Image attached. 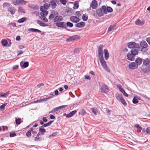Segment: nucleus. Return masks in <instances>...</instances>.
Listing matches in <instances>:
<instances>
[{"label": "nucleus", "instance_id": "1", "mask_svg": "<svg viewBox=\"0 0 150 150\" xmlns=\"http://www.w3.org/2000/svg\"><path fill=\"white\" fill-rule=\"evenodd\" d=\"M140 46L139 50L141 49V51H146L148 50L147 48L149 46L146 42L144 40H142L140 42Z\"/></svg>", "mask_w": 150, "mask_h": 150}, {"label": "nucleus", "instance_id": "2", "mask_svg": "<svg viewBox=\"0 0 150 150\" xmlns=\"http://www.w3.org/2000/svg\"><path fill=\"white\" fill-rule=\"evenodd\" d=\"M100 86V92L102 93H107L109 91L108 86L104 84H99Z\"/></svg>", "mask_w": 150, "mask_h": 150}, {"label": "nucleus", "instance_id": "3", "mask_svg": "<svg viewBox=\"0 0 150 150\" xmlns=\"http://www.w3.org/2000/svg\"><path fill=\"white\" fill-rule=\"evenodd\" d=\"M128 47L130 48L139 49L140 48V45L138 43H136L134 42H131L127 44Z\"/></svg>", "mask_w": 150, "mask_h": 150}, {"label": "nucleus", "instance_id": "4", "mask_svg": "<svg viewBox=\"0 0 150 150\" xmlns=\"http://www.w3.org/2000/svg\"><path fill=\"white\" fill-rule=\"evenodd\" d=\"M27 2L24 0H13L12 4L15 5H24Z\"/></svg>", "mask_w": 150, "mask_h": 150}, {"label": "nucleus", "instance_id": "5", "mask_svg": "<svg viewBox=\"0 0 150 150\" xmlns=\"http://www.w3.org/2000/svg\"><path fill=\"white\" fill-rule=\"evenodd\" d=\"M102 9H103L104 13L106 14L108 12L111 13L113 11L112 9L110 6H108L107 7L105 6H102Z\"/></svg>", "mask_w": 150, "mask_h": 150}, {"label": "nucleus", "instance_id": "6", "mask_svg": "<svg viewBox=\"0 0 150 150\" xmlns=\"http://www.w3.org/2000/svg\"><path fill=\"white\" fill-rule=\"evenodd\" d=\"M100 61L101 64L103 67V68L106 71L108 72L110 71V70L109 69L108 67L106 62L105 61L104 59H100Z\"/></svg>", "mask_w": 150, "mask_h": 150}, {"label": "nucleus", "instance_id": "7", "mask_svg": "<svg viewBox=\"0 0 150 150\" xmlns=\"http://www.w3.org/2000/svg\"><path fill=\"white\" fill-rule=\"evenodd\" d=\"M103 46L102 45H100L99 46L98 52V57H99V60L103 59Z\"/></svg>", "mask_w": 150, "mask_h": 150}, {"label": "nucleus", "instance_id": "8", "mask_svg": "<svg viewBox=\"0 0 150 150\" xmlns=\"http://www.w3.org/2000/svg\"><path fill=\"white\" fill-rule=\"evenodd\" d=\"M63 20V17L60 16H57L54 19L53 21L56 25L57 23H59Z\"/></svg>", "mask_w": 150, "mask_h": 150}, {"label": "nucleus", "instance_id": "9", "mask_svg": "<svg viewBox=\"0 0 150 150\" xmlns=\"http://www.w3.org/2000/svg\"><path fill=\"white\" fill-rule=\"evenodd\" d=\"M80 38V37L78 35H75L71 36L66 40V41L68 42H70L72 40H78Z\"/></svg>", "mask_w": 150, "mask_h": 150}, {"label": "nucleus", "instance_id": "10", "mask_svg": "<svg viewBox=\"0 0 150 150\" xmlns=\"http://www.w3.org/2000/svg\"><path fill=\"white\" fill-rule=\"evenodd\" d=\"M67 107V105H64L57 107L54 108L52 110L49 112V113H52L58 111L61 109L65 108Z\"/></svg>", "mask_w": 150, "mask_h": 150}, {"label": "nucleus", "instance_id": "11", "mask_svg": "<svg viewBox=\"0 0 150 150\" xmlns=\"http://www.w3.org/2000/svg\"><path fill=\"white\" fill-rule=\"evenodd\" d=\"M70 21L74 23H77L79 21L80 19L76 16H71L70 17Z\"/></svg>", "mask_w": 150, "mask_h": 150}, {"label": "nucleus", "instance_id": "12", "mask_svg": "<svg viewBox=\"0 0 150 150\" xmlns=\"http://www.w3.org/2000/svg\"><path fill=\"white\" fill-rule=\"evenodd\" d=\"M128 66L129 69L132 70L135 69L138 67L134 62H132L129 64Z\"/></svg>", "mask_w": 150, "mask_h": 150}, {"label": "nucleus", "instance_id": "13", "mask_svg": "<svg viewBox=\"0 0 150 150\" xmlns=\"http://www.w3.org/2000/svg\"><path fill=\"white\" fill-rule=\"evenodd\" d=\"M98 6V2L96 0H93L91 3L90 4V7H91L93 9H96Z\"/></svg>", "mask_w": 150, "mask_h": 150}, {"label": "nucleus", "instance_id": "14", "mask_svg": "<svg viewBox=\"0 0 150 150\" xmlns=\"http://www.w3.org/2000/svg\"><path fill=\"white\" fill-rule=\"evenodd\" d=\"M96 13L98 16L101 17L103 15L104 13L103 9H102V6L100 8H98L96 9Z\"/></svg>", "mask_w": 150, "mask_h": 150}, {"label": "nucleus", "instance_id": "15", "mask_svg": "<svg viewBox=\"0 0 150 150\" xmlns=\"http://www.w3.org/2000/svg\"><path fill=\"white\" fill-rule=\"evenodd\" d=\"M77 111L76 110H74L73 111H72L69 113L66 114L65 113L63 115L69 118L72 116H73L76 113V112Z\"/></svg>", "mask_w": 150, "mask_h": 150}, {"label": "nucleus", "instance_id": "16", "mask_svg": "<svg viewBox=\"0 0 150 150\" xmlns=\"http://www.w3.org/2000/svg\"><path fill=\"white\" fill-rule=\"evenodd\" d=\"M77 111L76 110H74L73 111H72L69 113L66 114L65 113L63 115L69 118L72 116H73L76 113V112Z\"/></svg>", "mask_w": 150, "mask_h": 150}, {"label": "nucleus", "instance_id": "17", "mask_svg": "<svg viewBox=\"0 0 150 150\" xmlns=\"http://www.w3.org/2000/svg\"><path fill=\"white\" fill-rule=\"evenodd\" d=\"M142 59L140 57H137L136 58L135 61V64L137 65V66L138 67L142 63Z\"/></svg>", "mask_w": 150, "mask_h": 150}, {"label": "nucleus", "instance_id": "18", "mask_svg": "<svg viewBox=\"0 0 150 150\" xmlns=\"http://www.w3.org/2000/svg\"><path fill=\"white\" fill-rule=\"evenodd\" d=\"M20 66L22 69H24L27 67L29 65V62H25L24 63L22 61L20 64Z\"/></svg>", "mask_w": 150, "mask_h": 150}, {"label": "nucleus", "instance_id": "19", "mask_svg": "<svg viewBox=\"0 0 150 150\" xmlns=\"http://www.w3.org/2000/svg\"><path fill=\"white\" fill-rule=\"evenodd\" d=\"M56 26L58 27L66 28V23L64 22H60L59 23H57Z\"/></svg>", "mask_w": 150, "mask_h": 150}, {"label": "nucleus", "instance_id": "20", "mask_svg": "<svg viewBox=\"0 0 150 150\" xmlns=\"http://www.w3.org/2000/svg\"><path fill=\"white\" fill-rule=\"evenodd\" d=\"M50 6V4H49L46 3L44 4L43 6H41L40 7V10H42V9H45L46 10H47V9Z\"/></svg>", "mask_w": 150, "mask_h": 150}, {"label": "nucleus", "instance_id": "21", "mask_svg": "<svg viewBox=\"0 0 150 150\" xmlns=\"http://www.w3.org/2000/svg\"><path fill=\"white\" fill-rule=\"evenodd\" d=\"M41 12H40V15L42 16H46L48 14V12L45 9H42V10H40Z\"/></svg>", "mask_w": 150, "mask_h": 150}, {"label": "nucleus", "instance_id": "22", "mask_svg": "<svg viewBox=\"0 0 150 150\" xmlns=\"http://www.w3.org/2000/svg\"><path fill=\"white\" fill-rule=\"evenodd\" d=\"M85 25V23L83 22H81L76 24L75 26L77 28H82L84 27Z\"/></svg>", "mask_w": 150, "mask_h": 150}, {"label": "nucleus", "instance_id": "23", "mask_svg": "<svg viewBox=\"0 0 150 150\" xmlns=\"http://www.w3.org/2000/svg\"><path fill=\"white\" fill-rule=\"evenodd\" d=\"M127 59L131 61H132L134 60V56L132 54V53H129L127 55Z\"/></svg>", "mask_w": 150, "mask_h": 150}, {"label": "nucleus", "instance_id": "24", "mask_svg": "<svg viewBox=\"0 0 150 150\" xmlns=\"http://www.w3.org/2000/svg\"><path fill=\"white\" fill-rule=\"evenodd\" d=\"M57 1H56L52 0L50 2V6L52 8H54L57 6Z\"/></svg>", "mask_w": 150, "mask_h": 150}, {"label": "nucleus", "instance_id": "25", "mask_svg": "<svg viewBox=\"0 0 150 150\" xmlns=\"http://www.w3.org/2000/svg\"><path fill=\"white\" fill-rule=\"evenodd\" d=\"M104 52L105 54V59L107 60L109 57V55L108 51L107 49H105L104 50Z\"/></svg>", "mask_w": 150, "mask_h": 150}, {"label": "nucleus", "instance_id": "26", "mask_svg": "<svg viewBox=\"0 0 150 150\" xmlns=\"http://www.w3.org/2000/svg\"><path fill=\"white\" fill-rule=\"evenodd\" d=\"M135 24L137 25H143L144 23V21H141L139 19H137L135 21Z\"/></svg>", "mask_w": 150, "mask_h": 150}, {"label": "nucleus", "instance_id": "27", "mask_svg": "<svg viewBox=\"0 0 150 150\" xmlns=\"http://www.w3.org/2000/svg\"><path fill=\"white\" fill-rule=\"evenodd\" d=\"M58 14V13L57 12L54 11L53 13L51 14L49 16V18L50 19H52L54 16H56Z\"/></svg>", "mask_w": 150, "mask_h": 150}, {"label": "nucleus", "instance_id": "28", "mask_svg": "<svg viewBox=\"0 0 150 150\" xmlns=\"http://www.w3.org/2000/svg\"><path fill=\"white\" fill-rule=\"evenodd\" d=\"M131 53H132L133 55L135 56L138 54V51L137 50L133 49L131 50Z\"/></svg>", "mask_w": 150, "mask_h": 150}, {"label": "nucleus", "instance_id": "29", "mask_svg": "<svg viewBox=\"0 0 150 150\" xmlns=\"http://www.w3.org/2000/svg\"><path fill=\"white\" fill-rule=\"evenodd\" d=\"M33 129L31 128L30 130L28 131L26 134V135L28 137H30L31 136V132L33 131Z\"/></svg>", "mask_w": 150, "mask_h": 150}, {"label": "nucleus", "instance_id": "30", "mask_svg": "<svg viewBox=\"0 0 150 150\" xmlns=\"http://www.w3.org/2000/svg\"><path fill=\"white\" fill-rule=\"evenodd\" d=\"M8 11H10L12 15L14 14L15 12V9L13 7L10 8H8Z\"/></svg>", "mask_w": 150, "mask_h": 150}, {"label": "nucleus", "instance_id": "31", "mask_svg": "<svg viewBox=\"0 0 150 150\" xmlns=\"http://www.w3.org/2000/svg\"><path fill=\"white\" fill-rule=\"evenodd\" d=\"M28 19V18L26 17H23L19 19L18 21V23H23L25 21H26Z\"/></svg>", "mask_w": 150, "mask_h": 150}, {"label": "nucleus", "instance_id": "32", "mask_svg": "<svg viewBox=\"0 0 150 150\" xmlns=\"http://www.w3.org/2000/svg\"><path fill=\"white\" fill-rule=\"evenodd\" d=\"M18 11L19 13H25V10L21 6H19L18 8Z\"/></svg>", "mask_w": 150, "mask_h": 150}, {"label": "nucleus", "instance_id": "33", "mask_svg": "<svg viewBox=\"0 0 150 150\" xmlns=\"http://www.w3.org/2000/svg\"><path fill=\"white\" fill-rule=\"evenodd\" d=\"M37 23L40 26H48L47 25H46L45 23L39 20L37 21Z\"/></svg>", "mask_w": 150, "mask_h": 150}, {"label": "nucleus", "instance_id": "34", "mask_svg": "<svg viewBox=\"0 0 150 150\" xmlns=\"http://www.w3.org/2000/svg\"><path fill=\"white\" fill-rule=\"evenodd\" d=\"M143 64L146 66L149 65V59L148 58H146L144 60L143 62Z\"/></svg>", "mask_w": 150, "mask_h": 150}, {"label": "nucleus", "instance_id": "35", "mask_svg": "<svg viewBox=\"0 0 150 150\" xmlns=\"http://www.w3.org/2000/svg\"><path fill=\"white\" fill-rule=\"evenodd\" d=\"M1 43L2 45L5 46L8 44V42L6 39H3L1 41Z\"/></svg>", "mask_w": 150, "mask_h": 150}, {"label": "nucleus", "instance_id": "36", "mask_svg": "<svg viewBox=\"0 0 150 150\" xmlns=\"http://www.w3.org/2000/svg\"><path fill=\"white\" fill-rule=\"evenodd\" d=\"M138 97H134L132 100V102L134 104H137V103L139 101L138 100Z\"/></svg>", "mask_w": 150, "mask_h": 150}, {"label": "nucleus", "instance_id": "37", "mask_svg": "<svg viewBox=\"0 0 150 150\" xmlns=\"http://www.w3.org/2000/svg\"><path fill=\"white\" fill-rule=\"evenodd\" d=\"M53 121H50L48 123L46 124H43L41 127H46L47 126H49L52 123Z\"/></svg>", "mask_w": 150, "mask_h": 150}, {"label": "nucleus", "instance_id": "38", "mask_svg": "<svg viewBox=\"0 0 150 150\" xmlns=\"http://www.w3.org/2000/svg\"><path fill=\"white\" fill-rule=\"evenodd\" d=\"M79 7V2L78 1H75L74 4L73 8L74 9H77Z\"/></svg>", "mask_w": 150, "mask_h": 150}, {"label": "nucleus", "instance_id": "39", "mask_svg": "<svg viewBox=\"0 0 150 150\" xmlns=\"http://www.w3.org/2000/svg\"><path fill=\"white\" fill-rule=\"evenodd\" d=\"M116 97L117 98V99L118 100V101H120L121 99L123 98V97H122V96L121 95H120L118 94H116Z\"/></svg>", "mask_w": 150, "mask_h": 150}, {"label": "nucleus", "instance_id": "40", "mask_svg": "<svg viewBox=\"0 0 150 150\" xmlns=\"http://www.w3.org/2000/svg\"><path fill=\"white\" fill-rule=\"evenodd\" d=\"M82 19L84 21H86L88 19V16L87 15L83 14L82 17Z\"/></svg>", "mask_w": 150, "mask_h": 150}, {"label": "nucleus", "instance_id": "41", "mask_svg": "<svg viewBox=\"0 0 150 150\" xmlns=\"http://www.w3.org/2000/svg\"><path fill=\"white\" fill-rule=\"evenodd\" d=\"M91 110L95 115H96L97 113L98 112V110L96 108H91Z\"/></svg>", "mask_w": 150, "mask_h": 150}, {"label": "nucleus", "instance_id": "42", "mask_svg": "<svg viewBox=\"0 0 150 150\" xmlns=\"http://www.w3.org/2000/svg\"><path fill=\"white\" fill-rule=\"evenodd\" d=\"M21 119L20 118H18L16 119V122L17 125H20L21 123Z\"/></svg>", "mask_w": 150, "mask_h": 150}, {"label": "nucleus", "instance_id": "43", "mask_svg": "<svg viewBox=\"0 0 150 150\" xmlns=\"http://www.w3.org/2000/svg\"><path fill=\"white\" fill-rule=\"evenodd\" d=\"M81 12L80 11H77L75 14V16H77V17H78V18L81 16Z\"/></svg>", "mask_w": 150, "mask_h": 150}, {"label": "nucleus", "instance_id": "44", "mask_svg": "<svg viewBox=\"0 0 150 150\" xmlns=\"http://www.w3.org/2000/svg\"><path fill=\"white\" fill-rule=\"evenodd\" d=\"M81 50V48H75L74 50V53H79V52Z\"/></svg>", "mask_w": 150, "mask_h": 150}, {"label": "nucleus", "instance_id": "45", "mask_svg": "<svg viewBox=\"0 0 150 150\" xmlns=\"http://www.w3.org/2000/svg\"><path fill=\"white\" fill-rule=\"evenodd\" d=\"M66 28L67 26L72 27L73 26V25L72 23L68 22H67V23H66Z\"/></svg>", "mask_w": 150, "mask_h": 150}, {"label": "nucleus", "instance_id": "46", "mask_svg": "<svg viewBox=\"0 0 150 150\" xmlns=\"http://www.w3.org/2000/svg\"><path fill=\"white\" fill-rule=\"evenodd\" d=\"M120 101L121 102V103L125 106H126L127 105V103L125 102L123 98H122Z\"/></svg>", "mask_w": 150, "mask_h": 150}, {"label": "nucleus", "instance_id": "47", "mask_svg": "<svg viewBox=\"0 0 150 150\" xmlns=\"http://www.w3.org/2000/svg\"><path fill=\"white\" fill-rule=\"evenodd\" d=\"M115 25H110L108 28V31H110L112 30V29H114V28L115 27Z\"/></svg>", "mask_w": 150, "mask_h": 150}, {"label": "nucleus", "instance_id": "48", "mask_svg": "<svg viewBox=\"0 0 150 150\" xmlns=\"http://www.w3.org/2000/svg\"><path fill=\"white\" fill-rule=\"evenodd\" d=\"M39 132L42 133H45L46 132V130L44 128H40L39 129Z\"/></svg>", "mask_w": 150, "mask_h": 150}, {"label": "nucleus", "instance_id": "49", "mask_svg": "<svg viewBox=\"0 0 150 150\" xmlns=\"http://www.w3.org/2000/svg\"><path fill=\"white\" fill-rule=\"evenodd\" d=\"M146 132L147 134H150V127H147L146 129Z\"/></svg>", "mask_w": 150, "mask_h": 150}, {"label": "nucleus", "instance_id": "50", "mask_svg": "<svg viewBox=\"0 0 150 150\" xmlns=\"http://www.w3.org/2000/svg\"><path fill=\"white\" fill-rule=\"evenodd\" d=\"M6 105V104H4L2 105H1L0 106V109L1 110H4Z\"/></svg>", "mask_w": 150, "mask_h": 150}, {"label": "nucleus", "instance_id": "51", "mask_svg": "<svg viewBox=\"0 0 150 150\" xmlns=\"http://www.w3.org/2000/svg\"><path fill=\"white\" fill-rule=\"evenodd\" d=\"M60 2L63 5H65L67 3V1L66 0H59Z\"/></svg>", "mask_w": 150, "mask_h": 150}, {"label": "nucleus", "instance_id": "52", "mask_svg": "<svg viewBox=\"0 0 150 150\" xmlns=\"http://www.w3.org/2000/svg\"><path fill=\"white\" fill-rule=\"evenodd\" d=\"M42 17L41 18V20H42L44 21L45 22H47L48 21V20L47 19L45 16H42Z\"/></svg>", "mask_w": 150, "mask_h": 150}, {"label": "nucleus", "instance_id": "53", "mask_svg": "<svg viewBox=\"0 0 150 150\" xmlns=\"http://www.w3.org/2000/svg\"><path fill=\"white\" fill-rule=\"evenodd\" d=\"M134 126L137 129H142V128L141 127L139 126V125L136 124Z\"/></svg>", "mask_w": 150, "mask_h": 150}, {"label": "nucleus", "instance_id": "54", "mask_svg": "<svg viewBox=\"0 0 150 150\" xmlns=\"http://www.w3.org/2000/svg\"><path fill=\"white\" fill-rule=\"evenodd\" d=\"M34 140L35 141H40V139L39 137L37 136L35 138Z\"/></svg>", "mask_w": 150, "mask_h": 150}, {"label": "nucleus", "instance_id": "55", "mask_svg": "<svg viewBox=\"0 0 150 150\" xmlns=\"http://www.w3.org/2000/svg\"><path fill=\"white\" fill-rule=\"evenodd\" d=\"M86 113V112L84 109L82 110L81 112V114L82 115H84Z\"/></svg>", "mask_w": 150, "mask_h": 150}, {"label": "nucleus", "instance_id": "56", "mask_svg": "<svg viewBox=\"0 0 150 150\" xmlns=\"http://www.w3.org/2000/svg\"><path fill=\"white\" fill-rule=\"evenodd\" d=\"M9 93L8 92L6 93H3V97H6L9 94Z\"/></svg>", "mask_w": 150, "mask_h": 150}, {"label": "nucleus", "instance_id": "57", "mask_svg": "<svg viewBox=\"0 0 150 150\" xmlns=\"http://www.w3.org/2000/svg\"><path fill=\"white\" fill-rule=\"evenodd\" d=\"M119 88L120 91H121L122 93H123V92H124V91H125V90L121 86L119 87Z\"/></svg>", "mask_w": 150, "mask_h": 150}, {"label": "nucleus", "instance_id": "58", "mask_svg": "<svg viewBox=\"0 0 150 150\" xmlns=\"http://www.w3.org/2000/svg\"><path fill=\"white\" fill-rule=\"evenodd\" d=\"M16 135V134L15 132H13L10 134V136L11 137H14Z\"/></svg>", "mask_w": 150, "mask_h": 150}, {"label": "nucleus", "instance_id": "59", "mask_svg": "<svg viewBox=\"0 0 150 150\" xmlns=\"http://www.w3.org/2000/svg\"><path fill=\"white\" fill-rule=\"evenodd\" d=\"M33 32H37L40 33L41 32V31L38 29L33 28Z\"/></svg>", "mask_w": 150, "mask_h": 150}, {"label": "nucleus", "instance_id": "60", "mask_svg": "<svg viewBox=\"0 0 150 150\" xmlns=\"http://www.w3.org/2000/svg\"><path fill=\"white\" fill-rule=\"evenodd\" d=\"M10 5V4L8 3H5L3 4V6L4 7L7 6H9Z\"/></svg>", "mask_w": 150, "mask_h": 150}, {"label": "nucleus", "instance_id": "61", "mask_svg": "<svg viewBox=\"0 0 150 150\" xmlns=\"http://www.w3.org/2000/svg\"><path fill=\"white\" fill-rule=\"evenodd\" d=\"M45 100V99H42L41 100H38L37 101H35V103H40V102H42V101H44V100Z\"/></svg>", "mask_w": 150, "mask_h": 150}, {"label": "nucleus", "instance_id": "62", "mask_svg": "<svg viewBox=\"0 0 150 150\" xmlns=\"http://www.w3.org/2000/svg\"><path fill=\"white\" fill-rule=\"evenodd\" d=\"M18 67V65H16L13 67V70L17 69Z\"/></svg>", "mask_w": 150, "mask_h": 150}, {"label": "nucleus", "instance_id": "63", "mask_svg": "<svg viewBox=\"0 0 150 150\" xmlns=\"http://www.w3.org/2000/svg\"><path fill=\"white\" fill-rule=\"evenodd\" d=\"M146 41L148 42L149 44L150 45V37L146 38Z\"/></svg>", "mask_w": 150, "mask_h": 150}, {"label": "nucleus", "instance_id": "64", "mask_svg": "<svg viewBox=\"0 0 150 150\" xmlns=\"http://www.w3.org/2000/svg\"><path fill=\"white\" fill-rule=\"evenodd\" d=\"M146 70L149 72H150V65H149L146 68Z\"/></svg>", "mask_w": 150, "mask_h": 150}]
</instances>
